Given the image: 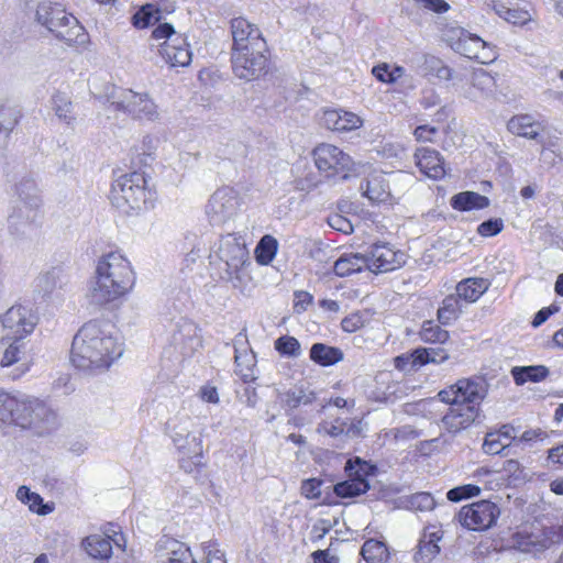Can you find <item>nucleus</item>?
Listing matches in <instances>:
<instances>
[{
	"instance_id": "obj_1",
	"label": "nucleus",
	"mask_w": 563,
	"mask_h": 563,
	"mask_svg": "<svg viewBox=\"0 0 563 563\" xmlns=\"http://www.w3.org/2000/svg\"><path fill=\"white\" fill-rule=\"evenodd\" d=\"M123 354L115 325L103 319L86 322L73 339L70 360L85 372L104 371Z\"/></svg>"
},
{
	"instance_id": "obj_2",
	"label": "nucleus",
	"mask_w": 563,
	"mask_h": 563,
	"mask_svg": "<svg viewBox=\"0 0 563 563\" xmlns=\"http://www.w3.org/2000/svg\"><path fill=\"white\" fill-rule=\"evenodd\" d=\"M134 284L131 263L119 252H110L98 261L95 279L89 287L90 302L106 306L128 295Z\"/></svg>"
},
{
	"instance_id": "obj_3",
	"label": "nucleus",
	"mask_w": 563,
	"mask_h": 563,
	"mask_svg": "<svg viewBox=\"0 0 563 563\" xmlns=\"http://www.w3.org/2000/svg\"><path fill=\"white\" fill-rule=\"evenodd\" d=\"M111 201L123 213H139L154 207L156 194L147 188L143 173L133 172L112 184Z\"/></svg>"
},
{
	"instance_id": "obj_4",
	"label": "nucleus",
	"mask_w": 563,
	"mask_h": 563,
	"mask_svg": "<svg viewBox=\"0 0 563 563\" xmlns=\"http://www.w3.org/2000/svg\"><path fill=\"white\" fill-rule=\"evenodd\" d=\"M166 429L180 457V467L188 473L202 465L201 432L195 428L189 416L175 417L166 423Z\"/></svg>"
},
{
	"instance_id": "obj_5",
	"label": "nucleus",
	"mask_w": 563,
	"mask_h": 563,
	"mask_svg": "<svg viewBox=\"0 0 563 563\" xmlns=\"http://www.w3.org/2000/svg\"><path fill=\"white\" fill-rule=\"evenodd\" d=\"M36 20L56 38L68 45H82L88 40V34L77 18L67 13L59 3L41 2L36 10Z\"/></svg>"
},
{
	"instance_id": "obj_6",
	"label": "nucleus",
	"mask_w": 563,
	"mask_h": 563,
	"mask_svg": "<svg viewBox=\"0 0 563 563\" xmlns=\"http://www.w3.org/2000/svg\"><path fill=\"white\" fill-rule=\"evenodd\" d=\"M96 97L104 99L114 111H121L136 120L155 121L159 117L157 106L146 92L140 93L108 85L104 96Z\"/></svg>"
},
{
	"instance_id": "obj_7",
	"label": "nucleus",
	"mask_w": 563,
	"mask_h": 563,
	"mask_svg": "<svg viewBox=\"0 0 563 563\" xmlns=\"http://www.w3.org/2000/svg\"><path fill=\"white\" fill-rule=\"evenodd\" d=\"M216 254L224 263L225 279L234 288L241 287L246 278L245 266L250 265L249 251L241 236L227 234L220 238Z\"/></svg>"
},
{
	"instance_id": "obj_8",
	"label": "nucleus",
	"mask_w": 563,
	"mask_h": 563,
	"mask_svg": "<svg viewBox=\"0 0 563 563\" xmlns=\"http://www.w3.org/2000/svg\"><path fill=\"white\" fill-rule=\"evenodd\" d=\"M15 194L20 205L10 214L9 225L10 229L19 232L20 225L37 222L43 200L37 181L31 175L23 176L15 184Z\"/></svg>"
},
{
	"instance_id": "obj_9",
	"label": "nucleus",
	"mask_w": 563,
	"mask_h": 563,
	"mask_svg": "<svg viewBox=\"0 0 563 563\" xmlns=\"http://www.w3.org/2000/svg\"><path fill=\"white\" fill-rule=\"evenodd\" d=\"M233 74L242 80L253 81L266 76L269 71V54L267 46H250L233 49L231 53Z\"/></svg>"
},
{
	"instance_id": "obj_10",
	"label": "nucleus",
	"mask_w": 563,
	"mask_h": 563,
	"mask_svg": "<svg viewBox=\"0 0 563 563\" xmlns=\"http://www.w3.org/2000/svg\"><path fill=\"white\" fill-rule=\"evenodd\" d=\"M313 158L317 168L328 178L338 176L346 179L354 166L352 157L332 144L318 145L313 150Z\"/></svg>"
},
{
	"instance_id": "obj_11",
	"label": "nucleus",
	"mask_w": 563,
	"mask_h": 563,
	"mask_svg": "<svg viewBox=\"0 0 563 563\" xmlns=\"http://www.w3.org/2000/svg\"><path fill=\"white\" fill-rule=\"evenodd\" d=\"M499 516V506L490 500L483 499L463 506L456 518L468 530L486 531L496 525Z\"/></svg>"
},
{
	"instance_id": "obj_12",
	"label": "nucleus",
	"mask_w": 563,
	"mask_h": 563,
	"mask_svg": "<svg viewBox=\"0 0 563 563\" xmlns=\"http://www.w3.org/2000/svg\"><path fill=\"white\" fill-rule=\"evenodd\" d=\"M35 317L24 306H12L0 320V341H20L32 333Z\"/></svg>"
},
{
	"instance_id": "obj_13",
	"label": "nucleus",
	"mask_w": 563,
	"mask_h": 563,
	"mask_svg": "<svg viewBox=\"0 0 563 563\" xmlns=\"http://www.w3.org/2000/svg\"><path fill=\"white\" fill-rule=\"evenodd\" d=\"M240 206L239 194L231 187H221L210 197L206 214L211 225H222L231 220Z\"/></svg>"
},
{
	"instance_id": "obj_14",
	"label": "nucleus",
	"mask_w": 563,
	"mask_h": 563,
	"mask_svg": "<svg viewBox=\"0 0 563 563\" xmlns=\"http://www.w3.org/2000/svg\"><path fill=\"white\" fill-rule=\"evenodd\" d=\"M169 333L170 345L184 357L192 356L202 346L198 325L186 318L174 321Z\"/></svg>"
},
{
	"instance_id": "obj_15",
	"label": "nucleus",
	"mask_w": 563,
	"mask_h": 563,
	"mask_svg": "<svg viewBox=\"0 0 563 563\" xmlns=\"http://www.w3.org/2000/svg\"><path fill=\"white\" fill-rule=\"evenodd\" d=\"M366 268L374 273H386L400 267L404 263V254L396 252L389 243H373L366 253Z\"/></svg>"
},
{
	"instance_id": "obj_16",
	"label": "nucleus",
	"mask_w": 563,
	"mask_h": 563,
	"mask_svg": "<svg viewBox=\"0 0 563 563\" xmlns=\"http://www.w3.org/2000/svg\"><path fill=\"white\" fill-rule=\"evenodd\" d=\"M481 408L464 402L450 407L442 417L443 428L450 433H459L471 427L479 417Z\"/></svg>"
},
{
	"instance_id": "obj_17",
	"label": "nucleus",
	"mask_w": 563,
	"mask_h": 563,
	"mask_svg": "<svg viewBox=\"0 0 563 563\" xmlns=\"http://www.w3.org/2000/svg\"><path fill=\"white\" fill-rule=\"evenodd\" d=\"M234 347V364L235 374L244 383L254 382L256 376V356L255 353L247 346V341L240 333L233 341Z\"/></svg>"
},
{
	"instance_id": "obj_18",
	"label": "nucleus",
	"mask_w": 563,
	"mask_h": 563,
	"mask_svg": "<svg viewBox=\"0 0 563 563\" xmlns=\"http://www.w3.org/2000/svg\"><path fill=\"white\" fill-rule=\"evenodd\" d=\"M158 52L166 64L172 67H186L192 59V53L187 38L181 34L159 44Z\"/></svg>"
},
{
	"instance_id": "obj_19",
	"label": "nucleus",
	"mask_w": 563,
	"mask_h": 563,
	"mask_svg": "<svg viewBox=\"0 0 563 563\" xmlns=\"http://www.w3.org/2000/svg\"><path fill=\"white\" fill-rule=\"evenodd\" d=\"M231 34L233 38L232 51L250 47L251 45L265 47L266 42L260 29L244 18H235L231 21Z\"/></svg>"
},
{
	"instance_id": "obj_20",
	"label": "nucleus",
	"mask_w": 563,
	"mask_h": 563,
	"mask_svg": "<svg viewBox=\"0 0 563 563\" xmlns=\"http://www.w3.org/2000/svg\"><path fill=\"white\" fill-rule=\"evenodd\" d=\"M16 413L29 420L26 424H15L22 429L37 428L53 417V412L43 401L26 395H20Z\"/></svg>"
},
{
	"instance_id": "obj_21",
	"label": "nucleus",
	"mask_w": 563,
	"mask_h": 563,
	"mask_svg": "<svg viewBox=\"0 0 563 563\" xmlns=\"http://www.w3.org/2000/svg\"><path fill=\"white\" fill-rule=\"evenodd\" d=\"M156 553L162 563H198L186 543L168 536L156 542Z\"/></svg>"
},
{
	"instance_id": "obj_22",
	"label": "nucleus",
	"mask_w": 563,
	"mask_h": 563,
	"mask_svg": "<svg viewBox=\"0 0 563 563\" xmlns=\"http://www.w3.org/2000/svg\"><path fill=\"white\" fill-rule=\"evenodd\" d=\"M488 386L487 380L481 376L460 379L456 382L457 399L465 405H473L479 408L488 394Z\"/></svg>"
},
{
	"instance_id": "obj_23",
	"label": "nucleus",
	"mask_w": 563,
	"mask_h": 563,
	"mask_svg": "<svg viewBox=\"0 0 563 563\" xmlns=\"http://www.w3.org/2000/svg\"><path fill=\"white\" fill-rule=\"evenodd\" d=\"M415 159L419 170L427 177L431 179L444 177V161L438 151L429 147L417 148Z\"/></svg>"
},
{
	"instance_id": "obj_24",
	"label": "nucleus",
	"mask_w": 563,
	"mask_h": 563,
	"mask_svg": "<svg viewBox=\"0 0 563 563\" xmlns=\"http://www.w3.org/2000/svg\"><path fill=\"white\" fill-rule=\"evenodd\" d=\"M321 122L328 130L336 132H349L362 125V120L358 115L342 109L325 110Z\"/></svg>"
},
{
	"instance_id": "obj_25",
	"label": "nucleus",
	"mask_w": 563,
	"mask_h": 563,
	"mask_svg": "<svg viewBox=\"0 0 563 563\" xmlns=\"http://www.w3.org/2000/svg\"><path fill=\"white\" fill-rule=\"evenodd\" d=\"M412 62L416 65L417 71L423 77L434 76L440 79L449 80L452 76L451 68L445 66L443 62L429 54H419Z\"/></svg>"
},
{
	"instance_id": "obj_26",
	"label": "nucleus",
	"mask_w": 563,
	"mask_h": 563,
	"mask_svg": "<svg viewBox=\"0 0 563 563\" xmlns=\"http://www.w3.org/2000/svg\"><path fill=\"white\" fill-rule=\"evenodd\" d=\"M442 539V531L440 529H427L421 537L418 550L415 553V561L418 563H430L439 553V541Z\"/></svg>"
},
{
	"instance_id": "obj_27",
	"label": "nucleus",
	"mask_w": 563,
	"mask_h": 563,
	"mask_svg": "<svg viewBox=\"0 0 563 563\" xmlns=\"http://www.w3.org/2000/svg\"><path fill=\"white\" fill-rule=\"evenodd\" d=\"M360 189L372 202H386L390 197L389 186L384 175L372 174L364 179Z\"/></svg>"
},
{
	"instance_id": "obj_28",
	"label": "nucleus",
	"mask_w": 563,
	"mask_h": 563,
	"mask_svg": "<svg viewBox=\"0 0 563 563\" xmlns=\"http://www.w3.org/2000/svg\"><path fill=\"white\" fill-rule=\"evenodd\" d=\"M488 197L475 191H462L451 197L450 206L457 211L482 210L489 206Z\"/></svg>"
},
{
	"instance_id": "obj_29",
	"label": "nucleus",
	"mask_w": 563,
	"mask_h": 563,
	"mask_svg": "<svg viewBox=\"0 0 563 563\" xmlns=\"http://www.w3.org/2000/svg\"><path fill=\"white\" fill-rule=\"evenodd\" d=\"M67 284L68 277L60 267H53L36 278V288L44 296H48L57 289H63Z\"/></svg>"
},
{
	"instance_id": "obj_30",
	"label": "nucleus",
	"mask_w": 563,
	"mask_h": 563,
	"mask_svg": "<svg viewBox=\"0 0 563 563\" xmlns=\"http://www.w3.org/2000/svg\"><path fill=\"white\" fill-rule=\"evenodd\" d=\"M366 258L360 253L343 254L334 261L332 269L339 277H347L366 268Z\"/></svg>"
},
{
	"instance_id": "obj_31",
	"label": "nucleus",
	"mask_w": 563,
	"mask_h": 563,
	"mask_svg": "<svg viewBox=\"0 0 563 563\" xmlns=\"http://www.w3.org/2000/svg\"><path fill=\"white\" fill-rule=\"evenodd\" d=\"M20 395L0 390V421L10 424H26L29 420L16 413Z\"/></svg>"
},
{
	"instance_id": "obj_32",
	"label": "nucleus",
	"mask_w": 563,
	"mask_h": 563,
	"mask_svg": "<svg viewBox=\"0 0 563 563\" xmlns=\"http://www.w3.org/2000/svg\"><path fill=\"white\" fill-rule=\"evenodd\" d=\"M489 282L485 278H465L456 285V295L467 302H475L487 291Z\"/></svg>"
},
{
	"instance_id": "obj_33",
	"label": "nucleus",
	"mask_w": 563,
	"mask_h": 563,
	"mask_svg": "<svg viewBox=\"0 0 563 563\" xmlns=\"http://www.w3.org/2000/svg\"><path fill=\"white\" fill-rule=\"evenodd\" d=\"M82 548L93 559L108 560L112 554L110 534H91L82 540Z\"/></svg>"
},
{
	"instance_id": "obj_34",
	"label": "nucleus",
	"mask_w": 563,
	"mask_h": 563,
	"mask_svg": "<svg viewBox=\"0 0 563 563\" xmlns=\"http://www.w3.org/2000/svg\"><path fill=\"white\" fill-rule=\"evenodd\" d=\"M310 360L320 366H332L343 360V352L335 346L324 343L312 344L309 353Z\"/></svg>"
},
{
	"instance_id": "obj_35",
	"label": "nucleus",
	"mask_w": 563,
	"mask_h": 563,
	"mask_svg": "<svg viewBox=\"0 0 563 563\" xmlns=\"http://www.w3.org/2000/svg\"><path fill=\"white\" fill-rule=\"evenodd\" d=\"M549 374L550 371L544 365L515 366L511 369L512 378L518 386L525 385L528 382H542Z\"/></svg>"
},
{
	"instance_id": "obj_36",
	"label": "nucleus",
	"mask_w": 563,
	"mask_h": 563,
	"mask_svg": "<svg viewBox=\"0 0 563 563\" xmlns=\"http://www.w3.org/2000/svg\"><path fill=\"white\" fill-rule=\"evenodd\" d=\"M507 128L512 134L530 140H536L539 136V124L529 114L512 117L508 121Z\"/></svg>"
},
{
	"instance_id": "obj_37",
	"label": "nucleus",
	"mask_w": 563,
	"mask_h": 563,
	"mask_svg": "<svg viewBox=\"0 0 563 563\" xmlns=\"http://www.w3.org/2000/svg\"><path fill=\"white\" fill-rule=\"evenodd\" d=\"M52 109L56 117L66 125L73 126L76 122L74 107L70 98L64 92H56L52 96Z\"/></svg>"
},
{
	"instance_id": "obj_38",
	"label": "nucleus",
	"mask_w": 563,
	"mask_h": 563,
	"mask_svg": "<svg viewBox=\"0 0 563 563\" xmlns=\"http://www.w3.org/2000/svg\"><path fill=\"white\" fill-rule=\"evenodd\" d=\"M462 311L461 299L457 295L446 296L438 309V320L441 324L448 325L455 321Z\"/></svg>"
},
{
	"instance_id": "obj_39",
	"label": "nucleus",
	"mask_w": 563,
	"mask_h": 563,
	"mask_svg": "<svg viewBox=\"0 0 563 563\" xmlns=\"http://www.w3.org/2000/svg\"><path fill=\"white\" fill-rule=\"evenodd\" d=\"M360 555L367 563H386L388 560L386 545L375 539H369L364 542L360 550Z\"/></svg>"
},
{
	"instance_id": "obj_40",
	"label": "nucleus",
	"mask_w": 563,
	"mask_h": 563,
	"mask_svg": "<svg viewBox=\"0 0 563 563\" xmlns=\"http://www.w3.org/2000/svg\"><path fill=\"white\" fill-rule=\"evenodd\" d=\"M493 9L499 18L504 19L505 21L514 25H526L532 19L528 10L508 8L504 3L494 2Z\"/></svg>"
},
{
	"instance_id": "obj_41",
	"label": "nucleus",
	"mask_w": 563,
	"mask_h": 563,
	"mask_svg": "<svg viewBox=\"0 0 563 563\" xmlns=\"http://www.w3.org/2000/svg\"><path fill=\"white\" fill-rule=\"evenodd\" d=\"M161 19V10L155 4L146 3L132 15L131 23L136 29H145Z\"/></svg>"
},
{
	"instance_id": "obj_42",
	"label": "nucleus",
	"mask_w": 563,
	"mask_h": 563,
	"mask_svg": "<svg viewBox=\"0 0 563 563\" xmlns=\"http://www.w3.org/2000/svg\"><path fill=\"white\" fill-rule=\"evenodd\" d=\"M278 250V242L272 235H264L255 249V258L260 265H268L273 262Z\"/></svg>"
},
{
	"instance_id": "obj_43",
	"label": "nucleus",
	"mask_w": 563,
	"mask_h": 563,
	"mask_svg": "<svg viewBox=\"0 0 563 563\" xmlns=\"http://www.w3.org/2000/svg\"><path fill=\"white\" fill-rule=\"evenodd\" d=\"M369 489L368 481L347 479L333 486L338 497L352 498L365 494Z\"/></svg>"
},
{
	"instance_id": "obj_44",
	"label": "nucleus",
	"mask_w": 563,
	"mask_h": 563,
	"mask_svg": "<svg viewBox=\"0 0 563 563\" xmlns=\"http://www.w3.org/2000/svg\"><path fill=\"white\" fill-rule=\"evenodd\" d=\"M21 118V112L16 107H0V139L5 140L13 131Z\"/></svg>"
},
{
	"instance_id": "obj_45",
	"label": "nucleus",
	"mask_w": 563,
	"mask_h": 563,
	"mask_svg": "<svg viewBox=\"0 0 563 563\" xmlns=\"http://www.w3.org/2000/svg\"><path fill=\"white\" fill-rule=\"evenodd\" d=\"M420 339L424 343H444L449 340V332L442 329L432 320L424 321L419 332Z\"/></svg>"
},
{
	"instance_id": "obj_46",
	"label": "nucleus",
	"mask_w": 563,
	"mask_h": 563,
	"mask_svg": "<svg viewBox=\"0 0 563 563\" xmlns=\"http://www.w3.org/2000/svg\"><path fill=\"white\" fill-rule=\"evenodd\" d=\"M449 358V353L442 347H417L416 361L419 366L429 363L441 364Z\"/></svg>"
},
{
	"instance_id": "obj_47",
	"label": "nucleus",
	"mask_w": 563,
	"mask_h": 563,
	"mask_svg": "<svg viewBox=\"0 0 563 563\" xmlns=\"http://www.w3.org/2000/svg\"><path fill=\"white\" fill-rule=\"evenodd\" d=\"M405 506L409 510L427 512L434 509L435 500L430 493L420 492L407 497Z\"/></svg>"
},
{
	"instance_id": "obj_48",
	"label": "nucleus",
	"mask_w": 563,
	"mask_h": 563,
	"mask_svg": "<svg viewBox=\"0 0 563 563\" xmlns=\"http://www.w3.org/2000/svg\"><path fill=\"white\" fill-rule=\"evenodd\" d=\"M314 399L313 394H307L303 388H292L280 396L283 405L289 409H296L300 405L311 404Z\"/></svg>"
},
{
	"instance_id": "obj_49",
	"label": "nucleus",
	"mask_w": 563,
	"mask_h": 563,
	"mask_svg": "<svg viewBox=\"0 0 563 563\" xmlns=\"http://www.w3.org/2000/svg\"><path fill=\"white\" fill-rule=\"evenodd\" d=\"M275 350L285 357L296 358L301 355L299 341L291 335H282L274 342Z\"/></svg>"
},
{
	"instance_id": "obj_50",
	"label": "nucleus",
	"mask_w": 563,
	"mask_h": 563,
	"mask_svg": "<svg viewBox=\"0 0 563 563\" xmlns=\"http://www.w3.org/2000/svg\"><path fill=\"white\" fill-rule=\"evenodd\" d=\"M405 73L404 67L395 66L393 69H389L388 64H379L374 66L372 69V74L375 78L385 84H395L399 78L402 77Z\"/></svg>"
},
{
	"instance_id": "obj_51",
	"label": "nucleus",
	"mask_w": 563,
	"mask_h": 563,
	"mask_svg": "<svg viewBox=\"0 0 563 563\" xmlns=\"http://www.w3.org/2000/svg\"><path fill=\"white\" fill-rule=\"evenodd\" d=\"M372 466L362 461L360 457L349 460L345 464L344 471L349 479L367 481V476L371 474Z\"/></svg>"
},
{
	"instance_id": "obj_52",
	"label": "nucleus",
	"mask_w": 563,
	"mask_h": 563,
	"mask_svg": "<svg viewBox=\"0 0 563 563\" xmlns=\"http://www.w3.org/2000/svg\"><path fill=\"white\" fill-rule=\"evenodd\" d=\"M481 494V487L475 484H465L451 488L446 493L448 500L452 503H460Z\"/></svg>"
},
{
	"instance_id": "obj_53",
	"label": "nucleus",
	"mask_w": 563,
	"mask_h": 563,
	"mask_svg": "<svg viewBox=\"0 0 563 563\" xmlns=\"http://www.w3.org/2000/svg\"><path fill=\"white\" fill-rule=\"evenodd\" d=\"M472 85L482 92H492L496 86L495 78L484 69H477L472 75Z\"/></svg>"
},
{
	"instance_id": "obj_54",
	"label": "nucleus",
	"mask_w": 563,
	"mask_h": 563,
	"mask_svg": "<svg viewBox=\"0 0 563 563\" xmlns=\"http://www.w3.org/2000/svg\"><path fill=\"white\" fill-rule=\"evenodd\" d=\"M16 497L19 500H21L24 504H27L30 509L33 511H36L40 515L47 514L46 510L36 509V506H41L43 503V498L36 494L30 490L26 486L19 487L16 492Z\"/></svg>"
},
{
	"instance_id": "obj_55",
	"label": "nucleus",
	"mask_w": 563,
	"mask_h": 563,
	"mask_svg": "<svg viewBox=\"0 0 563 563\" xmlns=\"http://www.w3.org/2000/svg\"><path fill=\"white\" fill-rule=\"evenodd\" d=\"M509 443H505L504 440L500 438V434H497L496 432H488L485 437L484 443H483V450L487 454H503L505 449H507Z\"/></svg>"
},
{
	"instance_id": "obj_56",
	"label": "nucleus",
	"mask_w": 563,
	"mask_h": 563,
	"mask_svg": "<svg viewBox=\"0 0 563 563\" xmlns=\"http://www.w3.org/2000/svg\"><path fill=\"white\" fill-rule=\"evenodd\" d=\"M504 229V221L500 218H492L482 222L477 227V233L484 238H490L499 234Z\"/></svg>"
},
{
	"instance_id": "obj_57",
	"label": "nucleus",
	"mask_w": 563,
	"mask_h": 563,
	"mask_svg": "<svg viewBox=\"0 0 563 563\" xmlns=\"http://www.w3.org/2000/svg\"><path fill=\"white\" fill-rule=\"evenodd\" d=\"M345 419L336 418L332 422H322L318 427V432H323L332 438L344 437Z\"/></svg>"
},
{
	"instance_id": "obj_58",
	"label": "nucleus",
	"mask_w": 563,
	"mask_h": 563,
	"mask_svg": "<svg viewBox=\"0 0 563 563\" xmlns=\"http://www.w3.org/2000/svg\"><path fill=\"white\" fill-rule=\"evenodd\" d=\"M322 484L323 482L319 478L305 479L301 484V494L308 499H319Z\"/></svg>"
},
{
	"instance_id": "obj_59",
	"label": "nucleus",
	"mask_w": 563,
	"mask_h": 563,
	"mask_svg": "<svg viewBox=\"0 0 563 563\" xmlns=\"http://www.w3.org/2000/svg\"><path fill=\"white\" fill-rule=\"evenodd\" d=\"M395 367L398 371L402 372H409L417 367H420L416 361V349L411 353H405L401 355H398L394 360Z\"/></svg>"
},
{
	"instance_id": "obj_60",
	"label": "nucleus",
	"mask_w": 563,
	"mask_h": 563,
	"mask_svg": "<svg viewBox=\"0 0 563 563\" xmlns=\"http://www.w3.org/2000/svg\"><path fill=\"white\" fill-rule=\"evenodd\" d=\"M18 342L19 341H12V343L5 349L0 362L1 367H9L19 362L21 350Z\"/></svg>"
},
{
	"instance_id": "obj_61",
	"label": "nucleus",
	"mask_w": 563,
	"mask_h": 563,
	"mask_svg": "<svg viewBox=\"0 0 563 563\" xmlns=\"http://www.w3.org/2000/svg\"><path fill=\"white\" fill-rule=\"evenodd\" d=\"M364 324L365 320L358 312L352 313L341 321L342 330L349 333L360 330L364 327Z\"/></svg>"
},
{
	"instance_id": "obj_62",
	"label": "nucleus",
	"mask_w": 563,
	"mask_h": 563,
	"mask_svg": "<svg viewBox=\"0 0 563 563\" xmlns=\"http://www.w3.org/2000/svg\"><path fill=\"white\" fill-rule=\"evenodd\" d=\"M178 35L175 29L169 23H161L152 31V38L169 41L172 37Z\"/></svg>"
},
{
	"instance_id": "obj_63",
	"label": "nucleus",
	"mask_w": 563,
	"mask_h": 563,
	"mask_svg": "<svg viewBox=\"0 0 563 563\" xmlns=\"http://www.w3.org/2000/svg\"><path fill=\"white\" fill-rule=\"evenodd\" d=\"M295 305L294 308L297 312L306 311L308 306L312 303L313 296L305 290H297L294 294Z\"/></svg>"
},
{
	"instance_id": "obj_64",
	"label": "nucleus",
	"mask_w": 563,
	"mask_h": 563,
	"mask_svg": "<svg viewBox=\"0 0 563 563\" xmlns=\"http://www.w3.org/2000/svg\"><path fill=\"white\" fill-rule=\"evenodd\" d=\"M332 526L328 520L321 519L312 526L311 540L313 542L320 541L331 530Z\"/></svg>"
}]
</instances>
